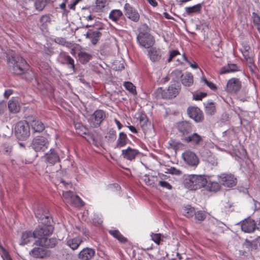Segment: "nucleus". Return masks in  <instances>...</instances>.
Listing matches in <instances>:
<instances>
[{
    "label": "nucleus",
    "instance_id": "nucleus-1",
    "mask_svg": "<svg viewBox=\"0 0 260 260\" xmlns=\"http://www.w3.org/2000/svg\"><path fill=\"white\" fill-rule=\"evenodd\" d=\"M9 70L17 75L29 74V66L26 60L18 54H15L8 58Z\"/></svg>",
    "mask_w": 260,
    "mask_h": 260
},
{
    "label": "nucleus",
    "instance_id": "nucleus-2",
    "mask_svg": "<svg viewBox=\"0 0 260 260\" xmlns=\"http://www.w3.org/2000/svg\"><path fill=\"white\" fill-rule=\"evenodd\" d=\"M184 185L189 190H196L205 187L207 184V180L204 175H189L184 180Z\"/></svg>",
    "mask_w": 260,
    "mask_h": 260
},
{
    "label": "nucleus",
    "instance_id": "nucleus-3",
    "mask_svg": "<svg viewBox=\"0 0 260 260\" xmlns=\"http://www.w3.org/2000/svg\"><path fill=\"white\" fill-rule=\"evenodd\" d=\"M180 89L176 84H171L167 89L163 90L161 87L158 88L154 93L157 99H170L176 97L179 93Z\"/></svg>",
    "mask_w": 260,
    "mask_h": 260
},
{
    "label": "nucleus",
    "instance_id": "nucleus-4",
    "mask_svg": "<svg viewBox=\"0 0 260 260\" xmlns=\"http://www.w3.org/2000/svg\"><path fill=\"white\" fill-rule=\"evenodd\" d=\"M15 134L16 138L20 140H26L30 135V128L26 121L18 122L15 127Z\"/></svg>",
    "mask_w": 260,
    "mask_h": 260
},
{
    "label": "nucleus",
    "instance_id": "nucleus-5",
    "mask_svg": "<svg viewBox=\"0 0 260 260\" xmlns=\"http://www.w3.org/2000/svg\"><path fill=\"white\" fill-rule=\"evenodd\" d=\"M42 224L39 225L34 231L35 238L40 239L48 237L53 232L54 228L50 224L49 221H42Z\"/></svg>",
    "mask_w": 260,
    "mask_h": 260
},
{
    "label": "nucleus",
    "instance_id": "nucleus-6",
    "mask_svg": "<svg viewBox=\"0 0 260 260\" xmlns=\"http://www.w3.org/2000/svg\"><path fill=\"white\" fill-rule=\"evenodd\" d=\"M49 145L47 139L43 136H37L31 142V146L36 152H44Z\"/></svg>",
    "mask_w": 260,
    "mask_h": 260
},
{
    "label": "nucleus",
    "instance_id": "nucleus-7",
    "mask_svg": "<svg viewBox=\"0 0 260 260\" xmlns=\"http://www.w3.org/2000/svg\"><path fill=\"white\" fill-rule=\"evenodd\" d=\"M137 41L139 44L146 48H149L152 47L155 42L152 36L148 32H140L137 36Z\"/></svg>",
    "mask_w": 260,
    "mask_h": 260
},
{
    "label": "nucleus",
    "instance_id": "nucleus-8",
    "mask_svg": "<svg viewBox=\"0 0 260 260\" xmlns=\"http://www.w3.org/2000/svg\"><path fill=\"white\" fill-rule=\"evenodd\" d=\"M219 182L222 185L232 187L237 183V179L232 174L222 173L217 176Z\"/></svg>",
    "mask_w": 260,
    "mask_h": 260
},
{
    "label": "nucleus",
    "instance_id": "nucleus-9",
    "mask_svg": "<svg viewBox=\"0 0 260 260\" xmlns=\"http://www.w3.org/2000/svg\"><path fill=\"white\" fill-rule=\"evenodd\" d=\"M105 117V113L103 110H96L90 116L88 122L91 126L97 127L100 125Z\"/></svg>",
    "mask_w": 260,
    "mask_h": 260
},
{
    "label": "nucleus",
    "instance_id": "nucleus-10",
    "mask_svg": "<svg viewBox=\"0 0 260 260\" xmlns=\"http://www.w3.org/2000/svg\"><path fill=\"white\" fill-rule=\"evenodd\" d=\"M182 157L184 162L190 167H196L199 163L197 155L190 150H186L184 152Z\"/></svg>",
    "mask_w": 260,
    "mask_h": 260
},
{
    "label": "nucleus",
    "instance_id": "nucleus-11",
    "mask_svg": "<svg viewBox=\"0 0 260 260\" xmlns=\"http://www.w3.org/2000/svg\"><path fill=\"white\" fill-rule=\"evenodd\" d=\"M58 243V240L55 238H50L48 237H42L36 240L34 244L40 247L47 248H52L55 247Z\"/></svg>",
    "mask_w": 260,
    "mask_h": 260
},
{
    "label": "nucleus",
    "instance_id": "nucleus-12",
    "mask_svg": "<svg viewBox=\"0 0 260 260\" xmlns=\"http://www.w3.org/2000/svg\"><path fill=\"white\" fill-rule=\"evenodd\" d=\"M125 15L132 21L137 22L140 19V14L138 11L133 8L129 4L126 3L124 7Z\"/></svg>",
    "mask_w": 260,
    "mask_h": 260
},
{
    "label": "nucleus",
    "instance_id": "nucleus-13",
    "mask_svg": "<svg viewBox=\"0 0 260 260\" xmlns=\"http://www.w3.org/2000/svg\"><path fill=\"white\" fill-rule=\"evenodd\" d=\"M242 231L245 233H252L256 229V223L253 219L248 217L241 223Z\"/></svg>",
    "mask_w": 260,
    "mask_h": 260
},
{
    "label": "nucleus",
    "instance_id": "nucleus-14",
    "mask_svg": "<svg viewBox=\"0 0 260 260\" xmlns=\"http://www.w3.org/2000/svg\"><path fill=\"white\" fill-rule=\"evenodd\" d=\"M241 87V82L239 79L233 78L230 79L226 84V90L230 93H236Z\"/></svg>",
    "mask_w": 260,
    "mask_h": 260
},
{
    "label": "nucleus",
    "instance_id": "nucleus-15",
    "mask_svg": "<svg viewBox=\"0 0 260 260\" xmlns=\"http://www.w3.org/2000/svg\"><path fill=\"white\" fill-rule=\"evenodd\" d=\"M187 112L189 116L196 122H201L204 119L202 112L197 107L188 108Z\"/></svg>",
    "mask_w": 260,
    "mask_h": 260
},
{
    "label": "nucleus",
    "instance_id": "nucleus-16",
    "mask_svg": "<svg viewBox=\"0 0 260 260\" xmlns=\"http://www.w3.org/2000/svg\"><path fill=\"white\" fill-rule=\"evenodd\" d=\"M222 223L214 218H209L207 223V230L213 233H217L221 231Z\"/></svg>",
    "mask_w": 260,
    "mask_h": 260
},
{
    "label": "nucleus",
    "instance_id": "nucleus-17",
    "mask_svg": "<svg viewBox=\"0 0 260 260\" xmlns=\"http://www.w3.org/2000/svg\"><path fill=\"white\" fill-rule=\"evenodd\" d=\"M94 255V249L87 247L83 249L79 253L78 257L80 260H90Z\"/></svg>",
    "mask_w": 260,
    "mask_h": 260
},
{
    "label": "nucleus",
    "instance_id": "nucleus-18",
    "mask_svg": "<svg viewBox=\"0 0 260 260\" xmlns=\"http://www.w3.org/2000/svg\"><path fill=\"white\" fill-rule=\"evenodd\" d=\"M45 160L49 164L53 165L60 160L58 153L54 149H50L49 151L45 154Z\"/></svg>",
    "mask_w": 260,
    "mask_h": 260
},
{
    "label": "nucleus",
    "instance_id": "nucleus-19",
    "mask_svg": "<svg viewBox=\"0 0 260 260\" xmlns=\"http://www.w3.org/2000/svg\"><path fill=\"white\" fill-rule=\"evenodd\" d=\"M36 217L39 220H47L49 221L51 219L49 214L48 213V210L43 206L39 207L35 210Z\"/></svg>",
    "mask_w": 260,
    "mask_h": 260
},
{
    "label": "nucleus",
    "instance_id": "nucleus-20",
    "mask_svg": "<svg viewBox=\"0 0 260 260\" xmlns=\"http://www.w3.org/2000/svg\"><path fill=\"white\" fill-rule=\"evenodd\" d=\"M150 59L153 62H159L162 57V51L160 49L155 47L152 48L148 51Z\"/></svg>",
    "mask_w": 260,
    "mask_h": 260
},
{
    "label": "nucleus",
    "instance_id": "nucleus-21",
    "mask_svg": "<svg viewBox=\"0 0 260 260\" xmlns=\"http://www.w3.org/2000/svg\"><path fill=\"white\" fill-rule=\"evenodd\" d=\"M102 28H100L99 29L95 30H89L85 35L86 37L90 40L92 44L93 45H95L100 38L102 36V33L100 31V29H102Z\"/></svg>",
    "mask_w": 260,
    "mask_h": 260
},
{
    "label": "nucleus",
    "instance_id": "nucleus-22",
    "mask_svg": "<svg viewBox=\"0 0 260 260\" xmlns=\"http://www.w3.org/2000/svg\"><path fill=\"white\" fill-rule=\"evenodd\" d=\"M178 131L182 134V138L187 137L192 131V126L190 123L187 121L180 122L178 125Z\"/></svg>",
    "mask_w": 260,
    "mask_h": 260
},
{
    "label": "nucleus",
    "instance_id": "nucleus-23",
    "mask_svg": "<svg viewBox=\"0 0 260 260\" xmlns=\"http://www.w3.org/2000/svg\"><path fill=\"white\" fill-rule=\"evenodd\" d=\"M139 151L136 149L128 147L127 149L122 150V155L125 159L129 160H133L136 156L139 154Z\"/></svg>",
    "mask_w": 260,
    "mask_h": 260
},
{
    "label": "nucleus",
    "instance_id": "nucleus-24",
    "mask_svg": "<svg viewBox=\"0 0 260 260\" xmlns=\"http://www.w3.org/2000/svg\"><path fill=\"white\" fill-rule=\"evenodd\" d=\"M29 254L35 258H44L47 255V251L41 247H35L29 252Z\"/></svg>",
    "mask_w": 260,
    "mask_h": 260
},
{
    "label": "nucleus",
    "instance_id": "nucleus-25",
    "mask_svg": "<svg viewBox=\"0 0 260 260\" xmlns=\"http://www.w3.org/2000/svg\"><path fill=\"white\" fill-rule=\"evenodd\" d=\"M182 140L187 143H191L193 144L198 145L203 141L201 136L197 133H194L187 137H183Z\"/></svg>",
    "mask_w": 260,
    "mask_h": 260
},
{
    "label": "nucleus",
    "instance_id": "nucleus-26",
    "mask_svg": "<svg viewBox=\"0 0 260 260\" xmlns=\"http://www.w3.org/2000/svg\"><path fill=\"white\" fill-rule=\"evenodd\" d=\"M31 126L35 132L41 133L45 129L44 123L39 119L33 118L30 119Z\"/></svg>",
    "mask_w": 260,
    "mask_h": 260
},
{
    "label": "nucleus",
    "instance_id": "nucleus-27",
    "mask_svg": "<svg viewBox=\"0 0 260 260\" xmlns=\"http://www.w3.org/2000/svg\"><path fill=\"white\" fill-rule=\"evenodd\" d=\"M82 240L80 237H75L69 239L67 241V245L72 250H76L82 243Z\"/></svg>",
    "mask_w": 260,
    "mask_h": 260
},
{
    "label": "nucleus",
    "instance_id": "nucleus-28",
    "mask_svg": "<svg viewBox=\"0 0 260 260\" xmlns=\"http://www.w3.org/2000/svg\"><path fill=\"white\" fill-rule=\"evenodd\" d=\"M35 237L34 231H26L22 233L21 236V245H25L30 242Z\"/></svg>",
    "mask_w": 260,
    "mask_h": 260
},
{
    "label": "nucleus",
    "instance_id": "nucleus-29",
    "mask_svg": "<svg viewBox=\"0 0 260 260\" xmlns=\"http://www.w3.org/2000/svg\"><path fill=\"white\" fill-rule=\"evenodd\" d=\"M182 83L185 86H190L193 84V78L190 73L186 72L181 77Z\"/></svg>",
    "mask_w": 260,
    "mask_h": 260
},
{
    "label": "nucleus",
    "instance_id": "nucleus-30",
    "mask_svg": "<svg viewBox=\"0 0 260 260\" xmlns=\"http://www.w3.org/2000/svg\"><path fill=\"white\" fill-rule=\"evenodd\" d=\"M202 5L198 4L192 7H188L185 8V12L187 15L191 16L194 13H199L202 9Z\"/></svg>",
    "mask_w": 260,
    "mask_h": 260
},
{
    "label": "nucleus",
    "instance_id": "nucleus-31",
    "mask_svg": "<svg viewBox=\"0 0 260 260\" xmlns=\"http://www.w3.org/2000/svg\"><path fill=\"white\" fill-rule=\"evenodd\" d=\"M238 71H239V68L236 64L229 63L227 66H224L221 69L220 73L221 74H223Z\"/></svg>",
    "mask_w": 260,
    "mask_h": 260
},
{
    "label": "nucleus",
    "instance_id": "nucleus-32",
    "mask_svg": "<svg viewBox=\"0 0 260 260\" xmlns=\"http://www.w3.org/2000/svg\"><path fill=\"white\" fill-rule=\"evenodd\" d=\"M128 141L126 135L123 132L120 133L116 142V147L120 148L124 146Z\"/></svg>",
    "mask_w": 260,
    "mask_h": 260
},
{
    "label": "nucleus",
    "instance_id": "nucleus-33",
    "mask_svg": "<svg viewBox=\"0 0 260 260\" xmlns=\"http://www.w3.org/2000/svg\"><path fill=\"white\" fill-rule=\"evenodd\" d=\"M139 124L144 132L148 131L151 127V123L145 116H142L140 118Z\"/></svg>",
    "mask_w": 260,
    "mask_h": 260
},
{
    "label": "nucleus",
    "instance_id": "nucleus-34",
    "mask_svg": "<svg viewBox=\"0 0 260 260\" xmlns=\"http://www.w3.org/2000/svg\"><path fill=\"white\" fill-rule=\"evenodd\" d=\"M123 16V13L121 11L118 9L112 10L109 16V19L114 22H117Z\"/></svg>",
    "mask_w": 260,
    "mask_h": 260
},
{
    "label": "nucleus",
    "instance_id": "nucleus-35",
    "mask_svg": "<svg viewBox=\"0 0 260 260\" xmlns=\"http://www.w3.org/2000/svg\"><path fill=\"white\" fill-rule=\"evenodd\" d=\"M8 108L11 112L16 113L19 112L20 107L17 101L10 100L8 103Z\"/></svg>",
    "mask_w": 260,
    "mask_h": 260
},
{
    "label": "nucleus",
    "instance_id": "nucleus-36",
    "mask_svg": "<svg viewBox=\"0 0 260 260\" xmlns=\"http://www.w3.org/2000/svg\"><path fill=\"white\" fill-rule=\"evenodd\" d=\"M205 112L207 115H212L216 111L215 104L213 102H207L204 103Z\"/></svg>",
    "mask_w": 260,
    "mask_h": 260
},
{
    "label": "nucleus",
    "instance_id": "nucleus-37",
    "mask_svg": "<svg viewBox=\"0 0 260 260\" xmlns=\"http://www.w3.org/2000/svg\"><path fill=\"white\" fill-rule=\"evenodd\" d=\"M206 185L207 189L210 191L216 192L221 188V185L216 181H209Z\"/></svg>",
    "mask_w": 260,
    "mask_h": 260
},
{
    "label": "nucleus",
    "instance_id": "nucleus-38",
    "mask_svg": "<svg viewBox=\"0 0 260 260\" xmlns=\"http://www.w3.org/2000/svg\"><path fill=\"white\" fill-rule=\"evenodd\" d=\"M109 233L121 243H125L127 241L126 239L117 230H110Z\"/></svg>",
    "mask_w": 260,
    "mask_h": 260
},
{
    "label": "nucleus",
    "instance_id": "nucleus-39",
    "mask_svg": "<svg viewBox=\"0 0 260 260\" xmlns=\"http://www.w3.org/2000/svg\"><path fill=\"white\" fill-rule=\"evenodd\" d=\"M195 209L190 206L184 207L182 209L183 214L188 218H190L194 215Z\"/></svg>",
    "mask_w": 260,
    "mask_h": 260
},
{
    "label": "nucleus",
    "instance_id": "nucleus-40",
    "mask_svg": "<svg viewBox=\"0 0 260 260\" xmlns=\"http://www.w3.org/2000/svg\"><path fill=\"white\" fill-rule=\"evenodd\" d=\"M78 57L80 62L83 64H84L89 61L91 56L90 54L86 52H81L79 53Z\"/></svg>",
    "mask_w": 260,
    "mask_h": 260
},
{
    "label": "nucleus",
    "instance_id": "nucleus-41",
    "mask_svg": "<svg viewBox=\"0 0 260 260\" xmlns=\"http://www.w3.org/2000/svg\"><path fill=\"white\" fill-rule=\"evenodd\" d=\"M109 0H96V9L97 11H102L103 9L109 5Z\"/></svg>",
    "mask_w": 260,
    "mask_h": 260
},
{
    "label": "nucleus",
    "instance_id": "nucleus-42",
    "mask_svg": "<svg viewBox=\"0 0 260 260\" xmlns=\"http://www.w3.org/2000/svg\"><path fill=\"white\" fill-rule=\"evenodd\" d=\"M47 3V0H37L35 4L36 9L39 11H42Z\"/></svg>",
    "mask_w": 260,
    "mask_h": 260
},
{
    "label": "nucleus",
    "instance_id": "nucleus-43",
    "mask_svg": "<svg viewBox=\"0 0 260 260\" xmlns=\"http://www.w3.org/2000/svg\"><path fill=\"white\" fill-rule=\"evenodd\" d=\"M64 63L70 66L69 68L74 70L75 64L74 59L69 55H64L63 57Z\"/></svg>",
    "mask_w": 260,
    "mask_h": 260
},
{
    "label": "nucleus",
    "instance_id": "nucleus-44",
    "mask_svg": "<svg viewBox=\"0 0 260 260\" xmlns=\"http://www.w3.org/2000/svg\"><path fill=\"white\" fill-rule=\"evenodd\" d=\"M196 219L199 221H203L206 218V213L204 211H198L197 212H195L194 214Z\"/></svg>",
    "mask_w": 260,
    "mask_h": 260
},
{
    "label": "nucleus",
    "instance_id": "nucleus-45",
    "mask_svg": "<svg viewBox=\"0 0 260 260\" xmlns=\"http://www.w3.org/2000/svg\"><path fill=\"white\" fill-rule=\"evenodd\" d=\"M106 138L108 139L109 141L114 142L116 139V131L113 129H110Z\"/></svg>",
    "mask_w": 260,
    "mask_h": 260
},
{
    "label": "nucleus",
    "instance_id": "nucleus-46",
    "mask_svg": "<svg viewBox=\"0 0 260 260\" xmlns=\"http://www.w3.org/2000/svg\"><path fill=\"white\" fill-rule=\"evenodd\" d=\"M70 204H74L75 206H83V202L79 197L75 195L73 197V199L70 201Z\"/></svg>",
    "mask_w": 260,
    "mask_h": 260
},
{
    "label": "nucleus",
    "instance_id": "nucleus-47",
    "mask_svg": "<svg viewBox=\"0 0 260 260\" xmlns=\"http://www.w3.org/2000/svg\"><path fill=\"white\" fill-rule=\"evenodd\" d=\"M125 88L130 91L133 94L136 93V90L135 86L133 85V83L129 82H125L123 84Z\"/></svg>",
    "mask_w": 260,
    "mask_h": 260
},
{
    "label": "nucleus",
    "instance_id": "nucleus-48",
    "mask_svg": "<svg viewBox=\"0 0 260 260\" xmlns=\"http://www.w3.org/2000/svg\"><path fill=\"white\" fill-rule=\"evenodd\" d=\"M0 253L4 260H12L8 252L2 246H0Z\"/></svg>",
    "mask_w": 260,
    "mask_h": 260
},
{
    "label": "nucleus",
    "instance_id": "nucleus-49",
    "mask_svg": "<svg viewBox=\"0 0 260 260\" xmlns=\"http://www.w3.org/2000/svg\"><path fill=\"white\" fill-rule=\"evenodd\" d=\"M74 194L73 192L71 191H63L62 196L69 203H70L71 200L73 199Z\"/></svg>",
    "mask_w": 260,
    "mask_h": 260
},
{
    "label": "nucleus",
    "instance_id": "nucleus-50",
    "mask_svg": "<svg viewBox=\"0 0 260 260\" xmlns=\"http://www.w3.org/2000/svg\"><path fill=\"white\" fill-rule=\"evenodd\" d=\"M167 173H170L172 175H175L177 176H180L182 175V172L180 170L177 169L174 167H171L170 169H168V171Z\"/></svg>",
    "mask_w": 260,
    "mask_h": 260
},
{
    "label": "nucleus",
    "instance_id": "nucleus-51",
    "mask_svg": "<svg viewBox=\"0 0 260 260\" xmlns=\"http://www.w3.org/2000/svg\"><path fill=\"white\" fill-rule=\"evenodd\" d=\"M207 161L213 166H216L218 164L217 159L215 158V156L212 155L208 156L207 158Z\"/></svg>",
    "mask_w": 260,
    "mask_h": 260
},
{
    "label": "nucleus",
    "instance_id": "nucleus-52",
    "mask_svg": "<svg viewBox=\"0 0 260 260\" xmlns=\"http://www.w3.org/2000/svg\"><path fill=\"white\" fill-rule=\"evenodd\" d=\"M40 20L42 25H45L50 22V16L47 14L43 15Z\"/></svg>",
    "mask_w": 260,
    "mask_h": 260
},
{
    "label": "nucleus",
    "instance_id": "nucleus-53",
    "mask_svg": "<svg viewBox=\"0 0 260 260\" xmlns=\"http://www.w3.org/2000/svg\"><path fill=\"white\" fill-rule=\"evenodd\" d=\"M151 239L157 244L159 245L161 240V235L160 234H153L151 235Z\"/></svg>",
    "mask_w": 260,
    "mask_h": 260
},
{
    "label": "nucleus",
    "instance_id": "nucleus-54",
    "mask_svg": "<svg viewBox=\"0 0 260 260\" xmlns=\"http://www.w3.org/2000/svg\"><path fill=\"white\" fill-rule=\"evenodd\" d=\"M247 47H246L245 49V52L243 53V55L244 56V58L245 59H246L247 63L249 65H252V64H253V59L251 58V57H250L249 56H248V52H247V49L246 48Z\"/></svg>",
    "mask_w": 260,
    "mask_h": 260
},
{
    "label": "nucleus",
    "instance_id": "nucleus-55",
    "mask_svg": "<svg viewBox=\"0 0 260 260\" xmlns=\"http://www.w3.org/2000/svg\"><path fill=\"white\" fill-rule=\"evenodd\" d=\"M142 179L148 185H152L154 184L153 181L151 180L149 176L147 174L142 177Z\"/></svg>",
    "mask_w": 260,
    "mask_h": 260
},
{
    "label": "nucleus",
    "instance_id": "nucleus-56",
    "mask_svg": "<svg viewBox=\"0 0 260 260\" xmlns=\"http://www.w3.org/2000/svg\"><path fill=\"white\" fill-rule=\"evenodd\" d=\"M158 184L161 187L168 189H171L172 188V185L170 183L164 180L159 181Z\"/></svg>",
    "mask_w": 260,
    "mask_h": 260
},
{
    "label": "nucleus",
    "instance_id": "nucleus-57",
    "mask_svg": "<svg viewBox=\"0 0 260 260\" xmlns=\"http://www.w3.org/2000/svg\"><path fill=\"white\" fill-rule=\"evenodd\" d=\"M207 95V93L205 92H200L193 94V99L197 101L201 100L203 98Z\"/></svg>",
    "mask_w": 260,
    "mask_h": 260
},
{
    "label": "nucleus",
    "instance_id": "nucleus-58",
    "mask_svg": "<svg viewBox=\"0 0 260 260\" xmlns=\"http://www.w3.org/2000/svg\"><path fill=\"white\" fill-rule=\"evenodd\" d=\"M54 41L55 43L62 46L67 45L66 44H68L66 39L63 38H56L54 39Z\"/></svg>",
    "mask_w": 260,
    "mask_h": 260
},
{
    "label": "nucleus",
    "instance_id": "nucleus-59",
    "mask_svg": "<svg viewBox=\"0 0 260 260\" xmlns=\"http://www.w3.org/2000/svg\"><path fill=\"white\" fill-rule=\"evenodd\" d=\"M178 54H179V52L178 50H174L171 51L170 53L169 57L168 59V62H171L173 58H174Z\"/></svg>",
    "mask_w": 260,
    "mask_h": 260
},
{
    "label": "nucleus",
    "instance_id": "nucleus-60",
    "mask_svg": "<svg viewBox=\"0 0 260 260\" xmlns=\"http://www.w3.org/2000/svg\"><path fill=\"white\" fill-rule=\"evenodd\" d=\"M202 80L211 89L214 90L216 88V86L211 82L208 81L206 78L203 77Z\"/></svg>",
    "mask_w": 260,
    "mask_h": 260
},
{
    "label": "nucleus",
    "instance_id": "nucleus-61",
    "mask_svg": "<svg viewBox=\"0 0 260 260\" xmlns=\"http://www.w3.org/2000/svg\"><path fill=\"white\" fill-rule=\"evenodd\" d=\"M7 105L6 103L4 101L0 102V115L3 114L5 111L6 110Z\"/></svg>",
    "mask_w": 260,
    "mask_h": 260
},
{
    "label": "nucleus",
    "instance_id": "nucleus-62",
    "mask_svg": "<svg viewBox=\"0 0 260 260\" xmlns=\"http://www.w3.org/2000/svg\"><path fill=\"white\" fill-rule=\"evenodd\" d=\"M251 246L252 243L247 240H246L243 244V248H244V249H248L249 251H250V248Z\"/></svg>",
    "mask_w": 260,
    "mask_h": 260
},
{
    "label": "nucleus",
    "instance_id": "nucleus-63",
    "mask_svg": "<svg viewBox=\"0 0 260 260\" xmlns=\"http://www.w3.org/2000/svg\"><path fill=\"white\" fill-rule=\"evenodd\" d=\"M12 148L9 146H4V153L6 155H9L11 153Z\"/></svg>",
    "mask_w": 260,
    "mask_h": 260
},
{
    "label": "nucleus",
    "instance_id": "nucleus-64",
    "mask_svg": "<svg viewBox=\"0 0 260 260\" xmlns=\"http://www.w3.org/2000/svg\"><path fill=\"white\" fill-rule=\"evenodd\" d=\"M82 0H74V2L69 5V7L70 9L75 10V6Z\"/></svg>",
    "mask_w": 260,
    "mask_h": 260
}]
</instances>
